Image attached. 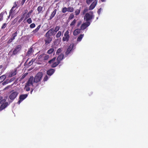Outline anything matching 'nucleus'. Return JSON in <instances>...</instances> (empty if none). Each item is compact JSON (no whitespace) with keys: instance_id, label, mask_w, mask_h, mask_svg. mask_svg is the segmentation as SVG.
<instances>
[{"instance_id":"nucleus-1","label":"nucleus","mask_w":148,"mask_h":148,"mask_svg":"<svg viewBox=\"0 0 148 148\" xmlns=\"http://www.w3.org/2000/svg\"><path fill=\"white\" fill-rule=\"evenodd\" d=\"M94 15L93 14V12L90 11L89 13L87 12L85 14L84 16V19L85 21L90 22L92 19L94 18Z\"/></svg>"},{"instance_id":"nucleus-2","label":"nucleus","mask_w":148,"mask_h":148,"mask_svg":"<svg viewBox=\"0 0 148 148\" xmlns=\"http://www.w3.org/2000/svg\"><path fill=\"white\" fill-rule=\"evenodd\" d=\"M43 76V73H42L39 72L36 74L34 77L33 82L34 83H37L40 81Z\"/></svg>"},{"instance_id":"nucleus-3","label":"nucleus","mask_w":148,"mask_h":148,"mask_svg":"<svg viewBox=\"0 0 148 148\" xmlns=\"http://www.w3.org/2000/svg\"><path fill=\"white\" fill-rule=\"evenodd\" d=\"M22 49V46L20 45H18L16 46L15 47L12 53V54L11 56L15 55L18 54L20 52Z\"/></svg>"},{"instance_id":"nucleus-4","label":"nucleus","mask_w":148,"mask_h":148,"mask_svg":"<svg viewBox=\"0 0 148 148\" xmlns=\"http://www.w3.org/2000/svg\"><path fill=\"white\" fill-rule=\"evenodd\" d=\"M6 100L3 99H2L0 104H1L0 106V111L3 110V109L6 108V107L8 106L9 105L8 103L6 102Z\"/></svg>"},{"instance_id":"nucleus-5","label":"nucleus","mask_w":148,"mask_h":148,"mask_svg":"<svg viewBox=\"0 0 148 148\" xmlns=\"http://www.w3.org/2000/svg\"><path fill=\"white\" fill-rule=\"evenodd\" d=\"M69 30H66V32H65L64 34V36L63 37L62 40L63 42L66 41L68 42L69 41V38H70V36L69 34Z\"/></svg>"},{"instance_id":"nucleus-6","label":"nucleus","mask_w":148,"mask_h":148,"mask_svg":"<svg viewBox=\"0 0 148 148\" xmlns=\"http://www.w3.org/2000/svg\"><path fill=\"white\" fill-rule=\"evenodd\" d=\"M14 90H12L11 91V93L9 95V98L11 100H13L15 99L18 94V93L17 91H14Z\"/></svg>"},{"instance_id":"nucleus-7","label":"nucleus","mask_w":148,"mask_h":148,"mask_svg":"<svg viewBox=\"0 0 148 148\" xmlns=\"http://www.w3.org/2000/svg\"><path fill=\"white\" fill-rule=\"evenodd\" d=\"M49 56L46 54H43L40 55L38 58V59L40 61H44L48 59Z\"/></svg>"},{"instance_id":"nucleus-8","label":"nucleus","mask_w":148,"mask_h":148,"mask_svg":"<svg viewBox=\"0 0 148 148\" xmlns=\"http://www.w3.org/2000/svg\"><path fill=\"white\" fill-rule=\"evenodd\" d=\"M34 79V77L33 76H30L29 78V79L28 81L26 84L25 87H26V86H30L31 85L33 86V82H33Z\"/></svg>"},{"instance_id":"nucleus-9","label":"nucleus","mask_w":148,"mask_h":148,"mask_svg":"<svg viewBox=\"0 0 148 148\" xmlns=\"http://www.w3.org/2000/svg\"><path fill=\"white\" fill-rule=\"evenodd\" d=\"M90 22H86L82 24L80 27L81 29L82 30H84L87 27L90 26Z\"/></svg>"},{"instance_id":"nucleus-10","label":"nucleus","mask_w":148,"mask_h":148,"mask_svg":"<svg viewBox=\"0 0 148 148\" xmlns=\"http://www.w3.org/2000/svg\"><path fill=\"white\" fill-rule=\"evenodd\" d=\"M28 94H22L20 95L19 97V100L18 102V104L21 102L22 101L24 100L25 99L27 98L28 95Z\"/></svg>"},{"instance_id":"nucleus-11","label":"nucleus","mask_w":148,"mask_h":148,"mask_svg":"<svg viewBox=\"0 0 148 148\" xmlns=\"http://www.w3.org/2000/svg\"><path fill=\"white\" fill-rule=\"evenodd\" d=\"M74 47L73 44H70L67 49L66 51L65 52V54L66 55H68V54L70 53L71 51L72 50Z\"/></svg>"},{"instance_id":"nucleus-12","label":"nucleus","mask_w":148,"mask_h":148,"mask_svg":"<svg viewBox=\"0 0 148 148\" xmlns=\"http://www.w3.org/2000/svg\"><path fill=\"white\" fill-rule=\"evenodd\" d=\"M45 37L46 38L45 39V44L46 45H47L50 43L52 41V38L49 37V36H46V35H45Z\"/></svg>"},{"instance_id":"nucleus-13","label":"nucleus","mask_w":148,"mask_h":148,"mask_svg":"<svg viewBox=\"0 0 148 148\" xmlns=\"http://www.w3.org/2000/svg\"><path fill=\"white\" fill-rule=\"evenodd\" d=\"M97 0H95L94 2L92 3L89 7V10H91L95 8L97 5Z\"/></svg>"},{"instance_id":"nucleus-14","label":"nucleus","mask_w":148,"mask_h":148,"mask_svg":"<svg viewBox=\"0 0 148 148\" xmlns=\"http://www.w3.org/2000/svg\"><path fill=\"white\" fill-rule=\"evenodd\" d=\"M54 29L53 28L50 29L46 33L45 35L46 36L50 37L52 36V35L53 34Z\"/></svg>"},{"instance_id":"nucleus-15","label":"nucleus","mask_w":148,"mask_h":148,"mask_svg":"<svg viewBox=\"0 0 148 148\" xmlns=\"http://www.w3.org/2000/svg\"><path fill=\"white\" fill-rule=\"evenodd\" d=\"M55 70L53 69H50L48 70L46 72L47 74L51 76L54 73Z\"/></svg>"},{"instance_id":"nucleus-16","label":"nucleus","mask_w":148,"mask_h":148,"mask_svg":"<svg viewBox=\"0 0 148 148\" xmlns=\"http://www.w3.org/2000/svg\"><path fill=\"white\" fill-rule=\"evenodd\" d=\"M64 56L63 54L61 53L57 58V61H58L59 63H60L61 61L63 59Z\"/></svg>"},{"instance_id":"nucleus-17","label":"nucleus","mask_w":148,"mask_h":148,"mask_svg":"<svg viewBox=\"0 0 148 148\" xmlns=\"http://www.w3.org/2000/svg\"><path fill=\"white\" fill-rule=\"evenodd\" d=\"M81 30H82L81 29L80 27V29H75L73 32V35L76 36L80 34L81 32Z\"/></svg>"},{"instance_id":"nucleus-18","label":"nucleus","mask_w":148,"mask_h":148,"mask_svg":"<svg viewBox=\"0 0 148 148\" xmlns=\"http://www.w3.org/2000/svg\"><path fill=\"white\" fill-rule=\"evenodd\" d=\"M57 9H55L54 10L53 12H52L50 16V18H49V20H51L52 18H53V17L55 15L56 13L57 12Z\"/></svg>"},{"instance_id":"nucleus-19","label":"nucleus","mask_w":148,"mask_h":148,"mask_svg":"<svg viewBox=\"0 0 148 148\" xmlns=\"http://www.w3.org/2000/svg\"><path fill=\"white\" fill-rule=\"evenodd\" d=\"M16 69H15L13 71H12L9 75V76L10 77H13V76L15 75L16 74Z\"/></svg>"},{"instance_id":"nucleus-20","label":"nucleus","mask_w":148,"mask_h":148,"mask_svg":"<svg viewBox=\"0 0 148 148\" xmlns=\"http://www.w3.org/2000/svg\"><path fill=\"white\" fill-rule=\"evenodd\" d=\"M84 36V34H81L77 37V42H80L82 40V39Z\"/></svg>"},{"instance_id":"nucleus-21","label":"nucleus","mask_w":148,"mask_h":148,"mask_svg":"<svg viewBox=\"0 0 148 148\" xmlns=\"http://www.w3.org/2000/svg\"><path fill=\"white\" fill-rule=\"evenodd\" d=\"M43 7L41 6H39L38 7L37 10L38 12V13H40L42 12Z\"/></svg>"},{"instance_id":"nucleus-22","label":"nucleus","mask_w":148,"mask_h":148,"mask_svg":"<svg viewBox=\"0 0 148 148\" xmlns=\"http://www.w3.org/2000/svg\"><path fill=\"white\" fill-rule=\"evenodd\" d=\"M33 10H30L29 12L27 13V15L26 16L25 19H26L27 18H28L30 16V15L33 12Z\"/></svg>"},{"instance_id":"nucleus-23","label":"nucleus","mask_w":148,"mask_h":148,"mask_svg":"<svg viewBox=\"0 0 148 148\" xmlns=\"http://www.w3.org/2000/svg\"><path fill=\"white\" fill-rule=\"evenodd\" d=\"M6 77L5 75H1L0 77V83L1 82L6 78Z\"/></svg>"},{"instance_id":"nucleus-24","label":"nucleus","mask_w":148,"mask_h":148,"mask_svg":"<svg viewBox=\"0 0 148 148\" xmlns=\"http://www.w3.org/2000/svg\"><path fill=\"white\" fill-rule=\"evenodd\" d=\"M59 64L60 63L58 62L57 61L56 62H55V63H54L52 64L51 67L54 68L56 67L57 65H59Z\"/></svg>"},{"instance_id":"nucleus-25","label":"nucleus","mask_w":148,"mask_h":148,"mask_svg":"<svg viewBox=\"0 0 148 148\" xmlns=\"http://www.w3.org/2000/svg\"><path fill=\"white\" fill-rule=\"evenodd\" d=\"M68 12H72L74 11V8L73 7H68L67 8Z\"/></svg>"},{"instance_id":"nucleus-26","label":"nucleus","mask_w":148,"mask_h":148,"mask_svg":"<svg viewBox=\"0 0 148 148\" xmlns=\"http://www.w3.org/2000/svg\"><path fill=\"white\" fill-rule=\"evenodd\" d=\"M81 8L79 9H77L75 11V14L76 15H78L80 13L81 11Z\"/></svg>"},{"instance_id":"nucleus-27","label":"nucleus","mask_w":148,"mask_h":148,"mask_svg":"<svg viewBox=\"0 0 148 148\" xmlns=\"http://www.w3.org/2000/svg\"><path fill=\"white\" fill-rule=\"evenodd\" d=\"M17 34L18 33L17 31H16V32H15L13 34H12V38L13 40H14L15 37L17 36Z\"/></svg>"},{"instance_id":"nucleus-28","label":"nucleus","mask_w":148,"mask_h":148,"mask_svg":"<svg viewBox=\"0 0 148 148\" xmlns=\"http://www.w3.org/2000/svg\"><path fill=\"white\" fill-rule=\"evenodd\" d=\"M17 34L18 33L17 31H16V32H15L13 34H12V38L13 40H14L15 37L17 36Z\"/></svg>"},{"instance_id":"nucleus-29","label":"nucleus","mask_w":148,"mask_h":148,"mask_svg":"<svg viewBox=\"0 0 148 148\" xmlns=\"http://www.w3.org/2000/svg\"><path fill=\"white\" fill-rule=\"evenodd\" d=\"M77 22V20L76 19H74L73 21L71 22V23L70 24V25L71 26H74L75 25V24Z\"/></svg>"},{"instance_id":"nucleus-30","label":"nucleus","mask_w":148,"mask_h":148,"mask_svg":"<svg viewBox=\"0 0 148 148\" xmlns=\"http://www.w3.org/2000/svg\"><path fill=\"white\" fill-rule=\"evenodd\" d=\"M40 26L41 25H39L34 30H33V33H36L37 32H38L39 29L40 28Z\"/></svg>"},{"instance_id":"nucleus-31","label":"nucleus","mask_w":148,"mask_h":148,"mask_svg":"<svg viewBox=\"0 0 148 148\" xmlns=\"http://www.w3.org/2000/svg\"><path fill=\"white\" fill-rule=\"evenodd\" d=\"M74 15L73 14V13H71V14L69 17L68 19L69 20H71V19L74 18Z\"/></svg>"},{"instance_id":"nucleus-32","label":"nucleus","mask_w":148,"mask_h":148,"mask_svg":"<svg viewBox=\"0 0 148 148\" xmlns=\"http://www.w3.org/2000/svg\"><path fill=\"white\" fill-rule=\"evenodd\" d=\"M60 28V26H57L55 27V29L53 30V32H54L56 33L58 32Z\"/></svg>"},{"instance_id":"nucleus-33","label":"nucleus","mask_w":148,"mask_h":148,"mask_svg":"<svg viewBox=\"0 0 148 148\" xmlns=\"http://www.w3.org/2000/svg\"><path fill=\"white\" fill-rule=\"evenodd\" d=\"M15 10L16 9H15V8L14 7H13V6L12 7V8L10 10V14H12L14 12V11H15Z\"/></svg>"},{"instance_id":"nucleus-34","label":"nucleus","mask_w":148,"mask_h":148,"mask_svg":"<svg viewBox=\"0 0 148 148\" xmlns=\"http://www.w3.org/2000/svg\"><path fill=\"white\" fill-rule=\"evenodd\" d=\"M33 50V48L32 47L30 48V49L28 50L27 52V55H29L31 53L32 51Z\"/></svg>"},{"instance_id":"nucleus-35","label":"nucleus","mask_w":148,"mask_h":148,"mask_svg":"<svg viewBox=\"0 0 148 148\" xmlns=\"http://www.w3.org/2000/svg\"><path fill=\"white\" fill-rule=\"evenodd\" d=\"M67 11H68L67 8L64 7L62 8V12L63 13H65Z\"/></svg>"},{"instance_id":"nucleus-36","label":"nucleus","mask_w":148,"mask_h":148,"mask_svg":"<svg viewBox=\"0 0 148 148\" xmlns=\"http://www.w3.org/2000/svg\"><path fill=\"white\" fill-rule=\"evenodd\" d=\"M54 51V49L53 48H51L50 49L48 50L47 53L48 54L52 53V52H53Z\"/></svg>"},{"instance_id":"nucleus-37","label":"nucleus","mask_w":148,"mask_h":148,"mask_svg":"<svg viewBox=\"0 0 148 148\" xmlns=\"http://www.w3.org/2000/svg\"><path fill=\"white\" fill-rule=\"evenodd\" d=\"M62 35V32L61 31H59L56 35V37L59 38Z\"/></svg>"},{"instance_id":"nucleus-38","label":"nucleus","mask_w":148,"mask_h":148,"mask_svg":"<svg viewBox=\"0 0 148 148\" xmlns=\"http://www.w3.org/2000/svg\"><path fill=\"white\" fill-rule=\"evenodd\" d=\"M27 22L29 24L31 23L32 22V20L31 18H29L27 19Z\"/></svg>"},{"instance_id":"nucleus-39","label":"nucleus","mask_w":148,"mask_h":148,"mask_svg":"<svg viewBox=\"0 0 148 148\" xmlns=\"http://www.w3.org/2000/svg\"><path fill=\"white\" fill-rule=\"evenodd\" d=\"M89 9H88L87 8H86L84 9V10L82 11V13L83 14H85V13L86 12H88V11Z\"/></svg>"},{"instance_id":"nucleus-40","label":"nucleus","mask_w":148,"mask_h":148,"mask_svg":"<svg viewBox=\"0 0 148 148\" xmlns=\"http://www.w3.org/2000/svg\"><path fill=\"white\" fill-rule=\"evenodd\" d=\"M62 49L61 48H59L58 49L56 52V54H59V53H61L62 51Z\"/></svg>"},{"instance_id":"nucleus-41","label":"nucleus","mask_w":148,"mask_h":148,"mask_svg":"<svg viewBox=\"0 0 148 148\" xmlns=\"http://www.w3.org/2000/svg\"><path fill=\"white\" fill-rule=\"evenodd\" d=\"M56 58L54 57L52 58V59L50 60L49 62L48 63L49 64H51V63H52L53 62L55 61L56 60Z\"/></svg>"},{"instance_id":"nucleus-42","label":"nucleus","mask_w":148,"mask_h":148,"mask_svg":"<svg viewBox=\"0 0 148 148\" xmlns=\"http://www.w3.org/2000/svg\"><path fill=\"white\" fill-rule=\"evenodd\" d=\"M28 73H26L24 74L23 75H22L21 77V79H22L25 78V77H26V76L28 74Z\"/></svg>"},{"instance_id":"nucleus-43","label":"nucleus","mask_w":148,"mask_h":148,"mask_svg":"<svg viewBox=\"0 0 148 148\" xmlns=\"http://www.w3.org/2000/svg\"><path fill=\"white\" fill-rule=\"evenodd\" d=\"M29 86H26L25 87H25L24 88V89L26 90V91H29L30 90V88L29 87Z\"/></svg>"},{"instance_id":"nucleus-44","label":"nucleus","mask_w":148,"mask_h":148,"mask_svg":"<svg viewBox=\"0 0 148 148\" xmlns=\"http://www.w3.org/2000/svg\"><path fill=\"white\" fill-rule=\"evenodd\" d=\"M13 40L12 37L10 38L8 41H7V43L8 44H10L12 42Z\"/></svg>"},{"instance_id":"nucleus-45","label":"nucleus","mask_w":148,"mask_h":148,"mask_svg":"<svg viewBox=\"0 0 148 148\" xmlns=\"http://www.w3.org/2000/svg\"><path fill=\"white\" fill-rule=\"evenodd\" d=\"M48 79V77L47 75H46L45 76V77H44L43 81L45 82L47 81Z\"/></svg>"},{"instance_id":"nucleus-46","label":"nucleus","mask_w":148,"mask_h":148,"mask_svg":"<svg viewBox=\"0 0 148 148\" xmlns=\"http://www.w3.org/2000/svg\"><path fill=\"white\" fill-rule=\"evenodd\" d=\"M3 13H1L0 14V21H1L3 19Z\"/></svg>"},{"instance_id":"nucleus-47","label":"nucleus","mask_w":148,"mask_h":148,"mask_svg":"<svg viewBox=\"0 0 148 148\" xmlns=\"http://www.w3.org/2000/svg\"><path fill=\"white\" fill-rule=\"evenodd\" d=\"M35 24L34 23H32L30 24V28H32L35 27Z\"/></svg>"},{"instance_id":"nucleus-48","label":"nucleus","mask_w":148,"mask_h":148,"mask_svg":"<svg viewBox=\"0 0 148 148\" xmlns=\"http://www.w3.org/2000/svg\"><path fill=\"white\" fill-rule=\"evenodd\" d=\"M93 0H86V2L87 4L89 5Z\"/></svg>"},{"instance_id":"nucleus-49","label":"nucleus","mask_w":148,"mask_h":148,"mask_svg":"<svg viewBox=\"0 0 148 148\" xmlns=\"http://www.w3.org/2000/svg\"><path fill=\"white\" fill-rule=\"evenodd\" d=\"M34 60H33V59H32L31 61H30L28 63V64L29 65H31L32 64H33V62H34Z\"/></svg>"},{"instance_id":"nucleus-50","label":"nucleus","mask_w":148,"mask_h":148,"mask_svg":"<svg viewBox=\"0 0 148 148\" xmlns=\"http://www.w3.org/2000/svg\"><path fill=\"white\" fill-rule=\"evenodd\" d=\"M25 14H23V16H22V17L21 18H20V20H19L18 21V23H20L23 20V19L24 18V15Z\"/></svg>"},{"instance_id":"nucleus-51","label":"nucleus","mask_w":148,"mask_h":148,"mask_svg":"<svg viewBox=\"0 0 148 148\" xmlns=\"http://www.w3.org/2000/svg\"><path fill=\"white\" fill-rule=\"evenodd\" d=\"M2 68H3V70H5L7 68V66H3V65H0V69H1Z\"/></svg>"},{"instance_id":"nucleus-52","label":"nucleus","mask_w":148,"mask_h":148,"mask_svg":"<svg viewBox=\"0 0 148 148\" xmlns=\"http://www.w3.org/2000/svg\"><path fill=\"white\" fill-rule=\"evenodd\" d=\"M7 26V24L6 23H4L2 25V26L1 27V29H4Z\"/></svg>"},{"instance_id":"nucleus-53","label":"nucleus","mask_w":148,"mask_h":148,"mask_svg":"<svg viewBox=\"0 0 148 148\" xmlns=\"http://www.w3.org/2000/svg\"><path fill=\"white\" fill-rule=\"evenodd\" d=\"M82 23V22L81 21H78L77 25V27L79 26L80 24H81Z\"/></svg>"},{"instance_id":"nucleus-54","label":"nucleus","mask_w":148,"mask_h":148,"mask_svg":"<svg viewBox=\"0 0 148 148\" xmlns=\"http://www.w3.org/2000/svg\"><path fill=\"white\" fill-rule=\"evenodd\" d=\"M17 5L16 4V2H15L14 3V4L13 5V7L15 8L16 7H17V8H18V7H17Z\"/></svg>"},{"instance_id":"nucleus-55","label":"nucleus","mask_w":148,"mask_h":148,"mask_svg":"<svg viewBox=\"0 0 148 148\" xmlns=\"http://www.w3.org/2000/svg\"><path fill=\"white\" fill-rule=\"evenodd\" d=\"M8 82L7 81H5L3 82L2 83V84L3 85H5L7 84L8 83Z\"/></svg>"},{"instance_id":"nucleus-56","label":"nucleus","mask_w":148,"mask_h":148,"mask_svg":"<svg viewBox=\"0 0 148 148\" xmlns=\"http://www.w3.org/2000/svg\"><path fill=\"white\" fill-rule=\"evenodd\" d=\"M101 8H100V9H99L98 11H97V13L98 14H100V12H101Z\"/></svg>"},{"instance_id":"nucleus-57","label":"nucleus","mask_w":148,"mask_h":148,"mask_svg":"<svg viewBox=\"0 0 148 148\" xmlns=\"http://www.w3.org/2000/svg\"><path fill=\"white\" fill-rule=\"evenodd\" d=\"M10 87H11V86L10 85L8 86H7L5 87V88L4 89V90H7V89H8V88H10Z\"/></svg>"},{"instance_id":"nucleus-58","label":"nucleus","mask_w":148,"mask_h":148,"mask_svg":"<svg viewBox=\"0 0 148 148\" xmlns=\"http://www.w3.org/2000/svg\"><path fill=\"white\" fill-rule=\"evenodd\" d=\"M26 0H22L21 2V5H23V4H24L25 1Z\"/></svg>"},{"instance_id":"nucleus-59","label":"nucleus","mask_w":148,"mask_h":148,"mask_svg":"<svg viewBox=\"0 0 148 148\" xmlns=\"http://www.w3.org/2000/svg\"><path fill=\"white\" fill-rule=\"evenodd\" d=\"M3 99V97H2L0 96V103H1V101Z\"/></svg>"},{"instance_id":"nucleus-60","label":"nucleus","mask_w":148,"mask_h":148,"mask_svg":"<svg viewBox=\"0 0 148 148\" xmlns=\"http://www.w3.org/2000/svg\"><path fill=\"white\" fill-rule=\"evenodd\" d=\"M16 3L17 4H17H18V3H20V1H18L16 2Z\"/></svg>"},{"instance_id":"nucleus-61","label":"nucleus","mask_w":148,"mask_h":148,"mask_svg":"<svg viewBox=\"0 0 148 148\" xmlns=\"http://www.w3.org/2000/svg\"><path fill=\"white\" fill-rule=\"evenodd\" d=\"M17 21V18H15V19H14L13 21H14V22H16V21Z\"/></svg>"},{"instance_id":"nucleus-62","label":"nucleus","mask_w":148,"mask_h":148,"mask_svg":"<svg viewBox=\"0 0 148 148\" xmlns=\"http://www.w3.org/2000/svg\"><path fill=\"white\" fill-rule=\"evenodd\" d=\"M27 10H25V13H27Z\"/></svg>"},{"instance_id":"nucleus-63","label":"nucleus","mask_w":148,"mask_h":148,"mask_svg":"<svg viewBox=\"0 0 148 148\" xmlns=\"http://www.w3.org/2000/svg\"><path fill=\"white\" fill-rule=\"evenodd\" d=\"M102 2H104L106 0H101Z\"/></svg>"},{"instance_id":"nucleus-64","label":"nucleus","mask_w":148,"mask_h":148,"mask_svg":"<svg viewBox=\"0 0 148 148\" xmlns=\"http://www.w3.org/2000/svg\"><path fill=\"white\" fill-rule=\"evenodd\" d=\"M32 92H33V91L31 90V91L30 92V93H31V94H32Z\"/></svg>"}]
</instances>
